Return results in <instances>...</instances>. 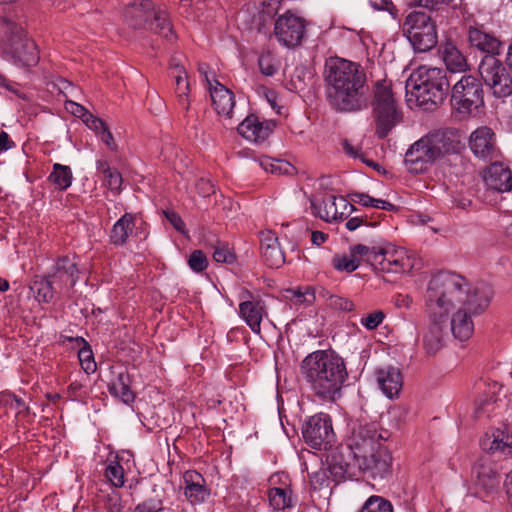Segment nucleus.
I'll use <instances>...</instances> for the list:
<instances>
[{
	"instance_id": "obj_1",
	"label": "nucleus",
	"mask_w": 512,
	"mask_h": 512,
	"mask_svg": "<svg viewBox=\"0 0 512 512\" xmlns=\"http://www.w3.org/2000/svg\"><path fill=\"white\" fill-rule=\"evenodd\" d=\"M326 97L330 106L344 113L360 112L372 107L375 135L384 139L400 123L402 116L387 79L372 81L363 66L340 57L326 59L323 71Z\"/></svg>"
},
{
	"instance_id": "obj_2",
	"label": "nucleus",
	"mask_w": 512,
	"mask_h": 512,
	"mask_svg": "<svg viewBox=\"0 0 512 512\" xmlns=\"http://www.w3.org/2000/svg\"><path fill=\"white\" fill-rule=\"evenodd\" d=\"M463 277L452 272L434 275L426 290L425 302L430 325L423 336V346L428 354H435L444 346V335L450 312L465 299L461 290Z\"/></svg>"
},
{
	"instance_id": "obj_3",
	"label": "nucleus",
	"mask_w": 512,
	"mask_h": 512,
	"mask_svg": "<svg viewBox=\"0 0 512 512\" xmlns=\"http://www.w3.org/2000/svg\"><path fill=\"white\" fill-rule=\"evenodd\" d=\"M387 438V431L379 432L376 422L359 423L353 428L348 447L353 465L364 478L378 482L392 478L393 456L383 443Z\"/></svg>"
},
{
	"instance_id": "obj_4",
	"label": "nucleus",
	"mask_w": 512,
	"mask_h": 512,
	"mask_svg": "<svg viewBox=\"0 0 512 512\" xmlns=\"http://www.w3.org/2000/svg\"><path fill=\"white\" fill-rule=\"evenodd\" d=\"M300 371L317 395L329 399H334L347 378L344 360L330 350H318L306 356Z\"/></svg>"
},
{
	"instance_id": "obj_5",
	"label": "nucleus",
	"mask_w": 512,
	"mask_h": 512,
	"mask_svg": "<svg viewBox=\"0 0 512 512\" xmlns=\"http://www.w3.org/2000/svg\"><path fill=\"white\" fill-rule=\"evenodd\" d=\"M459 130L453 128L431 131L410 146L405 154L407 169L415 174L423 173L438 159L459 153L464 147Z\"/></svg>"
},
{
	"instance_id": "obj_6",
	"label": "nucleus",
	"mask_w": 512,
	"mask_h": 512,
	"mask_svg": "<svg viewBox=\"0 0 512 512\" xmlns=\"http://www.w3.org/2000/svg\"><path fill=\"white\" fill-rule=\"evenodd\" d=\"M450 80L443 68L420 66L406 81V91L415 97L418 106L432 111L440 106L448 95Z\"/></svg>"
},
{
	"instance_id": "obj_7",
	"label": "nucleus",
	"mask_w": 512,
	"mask_h": 512,
	"mask_svg": "<svg viewBox=\"0 0 512 512\" xmlns=\"http://www.w3.org/2000/svg\"><path fill=\"white\" fill-rule=\"evenodd\" d=\"M461 290L464 291L465 299L456 304L450 312V329L453 336L460 341L469 339L474 332L473 316L481 314L489 305L493 290L490 285L481 283L471 289L467 280L463 277Z\"/></svg>"
},
{
	"instance_id": "obj_8",
	"label": "nucleus",
	"mask_w": 512,
	"mask_h": 512,
	"mask_svg": "<svg viewBox=\"0 0 512 512\" xmlns=\"http://www.w3.org/2000/svg\"><path fill=\"white\" fill-rule=\"evenodd\" d=\"M124 19L132 28L147 27L170 43L176 39L168 12L156 7L150 0H133L128 3L124 10Z\"/></svg>"
},
{
	"instance_id": "obj_9",
	"label": "nucleus",
	"mask_w": 512,
	"mask_h": 512,
	"mask_svg": "<svg viewBox=\"0 0 512 512\" xmlns=\"http://www.w3.org/2000/svg\"><path fill=\"white\" fill-rule=\"evenodd\" d=\"M402 31L416 52H427L438 42L435 21L424 12H410L402 24Z\"/></svg>"
},
{
	"instance_id": "obj_10",
	"label": "nucleus",
	"mask_w": 512,
	"mask_h": 512,
	"mask_svg": "<svg viewBox=\"0 0 512 512\" xmlns=\"http://www.w3.org/2000/svg\"><path fill=\"white\" fill-rule=\"evenodd\" d=\"M484 104L483 83L474 75H462L451 88V106L461 117Z\"/></svg>"
},
{
	"instance_id": "obj_11",
	"label": "nucleus",
	"mask_w": 512,
	"mask_h": 512,
	"mask_svg": "<svg viewBox=\"0 0 512 512\" xmlns=\"http://www.w3.org/2000/svg\"><path fill=\"white\" fill-rule=\"evenodd\" d=\"M511 67L498 56L484 55L478 65L480 80L497 98L508 97L512 94Z\"/></svg>"
},
{
	"instance_id": "obj_12",
	"label": "nucleus",
	"mask_w": 512,
	"mask_h": 512,
	"mask_svg": "<svg viewBox=\"0 0 512 512\" xmlns=\"http://www.w3.org/2000/svg\"><path fill=\"white\" fill-rule=\"evenodd\" d=\"M9 35L6 54L20 67H33L39 62V52L35 42L28 38L22 27L11 20H4Z\"/></svg>"
},
{
	"instance_id": "obj_13",
	"label": "nucleus",
	"mask_w": 512,
	"mask_h": 512,
	"mask_svg": "<svg viewBox=\"0 0 512 512\" xmlns=\"http://www.w3.org/2000/svg\"><path fill=\"white\" fill-rule=\"evenodd\" d=\"M304 34V21L290 12L280 15L275 20L274 36L281 45L287 48H294L298 46L301 43Z\"/></svg>"
},
{
	"instance_id": "obj_14",
	"label": "nucleus",
	"mask_w": 512,
	"mask_h": 512,
	"mask_svg": "<svg viewBox=\"0 0 512 512\" xmlns=\"http://www.w3.org/2000/svg\"><path fill=\"white\" fill-rule=\"evenodd\" d=\"M305 441L314 449H327L334 441V432L330 418H308L302 424Z\"/></svg>"
},
{
	"instance_id": "obj_15",
	"label": "nucleus",
	"mask_w": 512,
	"mask_h": 512,
	"mask_svg": "<svg viewBox=\"0 0 512 512\" xmlns=\"http://www.w3.org/2000/svg\"><path fill=\"white\" fill-rule=\"evenodd\" d=\"M313 211L325 221H338L348 218L356 208L344 197L326 195L320 203L311 201Z\"/></svg>"
},
{
	"instance_id": "obj_16",
	"label": "nucleus",
	"mask_w": 512,
	"mask_h": 512,
	"mask_svg": "<svg viewBox=\"0 0 512 512\" xmlns=\"http://www.w3.org/2000/svg\"><path fill=\"white\" fill-rule=\"evenodd\" d=\"M472 475L476 485L493 490L500 483V468L491 455L481 456L473 466Z\"/></svg>"
},
{
	"instance_id": "obj_17",
	"label": "nucleus",
	"mask_w": 512,
	"mask_h": 512,
	"mask_svg": "<svg viewBox=\"0 0 512 512\" xmlns=\"http://www.w3.org/2000/svg\"><path fill=\"white\" fill-rule=\"evenodd\" d=\"M481 446L486 455H494L496 453L505 456L512 454V432L507 427L493 428L486 432L481 439Z\"/></svg>"
},
{
	"instance_id": "obj_18",
	"label": "nucleus",
	"mask_w": 512,
	"mask_h": 512,
	"mask_svg": "<svg viewBox=\"0 0 512 512\" xmlns=\"http://www.w3.org/2000/svg\"><path fill=\"white\" fill-rule=\"evenodd\" d=\"M467 39L471 47L483 52L484 55H500L502 42L495 35L487 32L482 25L470 26Z\"/></svg>"
},
{
	"instance_id": "obj_19",
	"label": "nucleus",
	"mask_w": 512,
	"mask_h": 512,
	"mask_svg": "<svg viewBox=\"0 0 512 512\" xmlns=\"http://www.w3.org/2000/svg\"><path fill=\"white\" fill-rule=\"evenodd\" d=\"M274 127L275 123L273 121H260L257 116L251 114L238 125L237 130L245 139L251 142L260 143L269 137Z\"/></svg>"
},
{
	"instance_id": "obj_20",
	"label": "nucleus",
	"mask_w": 512,
	"mask_h": 512,
	"mask_svg": "<svg viewBox=\"0 0 512 512\" xmlns=\"http://www.w3.org/2000/svg\"><path fill=\"white\" fill-rule=\"evenodd\" d=\"M469 146L475 156L492 159L497 156L495 134L492 129L484 126L476 129L469 138Z\"/></svg>"
},
{
	"instance_id": "obj_21",
	"label": "nucleus",
	"mask_w": 512,
	"mask_h": 512,
	"mask_svg": "<svg viewBox=\"0 0 512 512\" xmlns=\"http://www.w3.org/2000/svg\"><path fill=\"white\" fill-rule=\"evenodd\" d=\"M184 495L191 504L203 503L210 495L203 476L194 470L186 471L183 475Z\"/></svg>"
},
{
	"instance_id": "obj_22",
	"label": "nucleus",
	"mask_w": 512,
	"mask_h": 512,
	"mask_svg": "<svg viewBox=\"0 0 512 512\" xmlns=\"http://www.w3.org/2000/svg\"><path fill=\"white\" fill-rule=\"evenodd\" d=\"M486 185L498 192H508L512 189V171L501 162L492 163L485 171Z\"/></svg>"
},
{
	"instance_id": "obj_23",
	"label": "nucleus",
	"mask_w": 512,
	"mask_h": 512,
	"mask_svg": "<svg viewBox=\"0 0 512 512\" xmlns=\"http://www.w3.org/2000/svg\"><path fill=\"white\" fill-rule=\"evenodd\" d=\"M239 313L251 330L260 334L262 319L267 314L264 301L259 298L243 301L239 304Z\"/></svg>"
},
{
	"instance_id": "obj_24",
	"label": "nucleus",
	"mask_w": 512,
	"mask_h": 512,
	"mask_svg": "<svg viewBox=\"0 0 512 512\" xmlns=\"http://www.w3.org/2000/svg\"><path fill=\"white\" fill-rule=\"evenodd\" d=\"M377 382L382 392L390 399L397 396L403 385L400 370L394 366L386 365L376 371Z\"/></svg>"
},
{
	"instance_id": "obj_25",
	"label": "nucleus",
	"mask_w": 512,
	"mask_h": 512,
	"mask_svg": "<svg viewBox=\"0 0 512 512\" xmlns=\"http://www.w3.org/2000/svg\"><path fill=\"white\" fill-rule=\"evenodd\" d=\"M214 109L219 115L231 118L235 105L234 94L217 80L209 87Z\"/></svg>"
},
{
	"instance_id": "obj_26",
	"label": "nucleus",
	"mask_w": 512,
	"mask_h": 512,
	"mask_svg": "<svg viewBox=\"0 0 512 512\" xmlns=\"http://www.w3.org/2000/svg\"><path fill=\"white\" fill-rule=\"evenodd\" d=\"M478 397L475 401L476 413H491L492 407L497 401V393L501 389L497 382L484 383L480 382L475 387Z\"/></svg>"
},
{
	"instance_id": "obj_27",
	"label": "nucleus",
	"mask_w": 512,
	"mask_h": 512,
	"mask_svg": "<svg viewBox=\"0 0 512 512\" xmlns=\"http://www.w3.org/2000/svg\"><path fill=\"white\" fill-rule=\"evenodd\" d=\"M442 59L446 65V70L451 73L466 72L468 63L462 52L451 42L445 43L440 48Z\"/></svg>"
},
{
	"instance_id": "obj_28",
	"label": "nucleus",
	"mask_w": 512,
	"mask_h": 512,
	"mask_svg": "<svg viewBox=\"0 0 512 512\" xmlns=\"http://www.w3.org/2000/svg\"><path fill=\"white\" fill-rule=\"evenodd\" d=\"M78 269L76 263L69 257L60 258L55 266V272L50 274V277L54 279V282L59 286L69 284L73 287L78 280Z\"/></svg>"
},
{
	"instance_id": "obj_29",
	"label": "nucleus",
	"mask_w": 512,
	"mask_h": 512,
	"mask_svg": "<svg viewBox=\"0 0 512 512\" xmlns=\"http://www.w3.org/2000/svg\"><path fill=\"white\" fill-rule=\"evenodd\" d=\"M135 226V216L131 213H125L113 225L110 231V241L116 246L126 244L129 236L132 234Z\"/></svg>"
},
{
	"instance_id": "obj_30",
	"label": "nucleus",
	"mask_w": 512,
	"mask_h": 512,
	"mask_svg": "<svg viewBox=\"0 0 512 512\" xmlns=\"http://www.w3.org/2000/svg\"><path fill=\"white\" fill-rule=\"evenodd\" d=\"M326 462L327 470L336 482L353 474L351 464L346 462L343 455L336 450L327 455Z\"/></svg>"
},
{
	"instance_id": "obj_31",
	"label": "nucleus",
	"mask_w": 512,
	"mask_h": 512,
	"mask_svg": "<svg viewBox=\"0 0 512 512\" xmlns=\"http://www.w3.org/2000/svg\"><path fill=\"white\" fill-rule=\"evenodd\" d=\"M108 388L112 395L119 397L126 404L134 400L135 395L130 389V377L125 372H119Z\"/></svg>"
},
{
	"instance_id": "obj_32",
	"label": "nucleus",
	"mask_w": 512,
	"mask_h": 512,
	"mask_svg": "<svg viewBox=\"0 0 512 512\" xmlns=\"http://www.w3.org/2000/svg\"><path fill=\"white\" fill-rule=\"evenodd\" d=\"M56 283L57 282H54V279H52L50 275L44 278L35 277L30 284V290L39 303H49L54 296L53 284Z\"/></svg>"
},
{
	"instance_id": "obj_33",
	"label": "nucleus",
	"mask_w": 512,
	"mask_h": 512,
	"mask_svg": "<svg viewBox=\"0 0 512 512\" xmlns=\"http://www.w3.org/2000/svg\"><path fill=\"white\" fill-rule=\"evenodd\" d=\"M268 500L274 510H285L293 507L292 490L274 488L268 490Z\"/></svg>"
},
{
	"instance_id": "obj_34",
	"label": "nucleus",
	"mask_w": 512,
	"mask_h": 512,
	"mask_svg": "<svg viewBox=\"0 0 512 512\" xmlns=\"http://www.w3.org/2000/svg\"><path fill=\"white\" fill-rule=\"evenodd\" d=\"M349 252H351L353 257H357L359 261L364 260L374 265L378 264V260L380 259L381 255H383V253L386 251L381 250V246H367L363 244H357L351 246Z\"/></svg>"
},
{
	"instance_id": "obj_35",
	"label": "nucleus",
	"mask_w": 512,
	"mask_h": 512,
	"mask_svg": "<svg viewBox=\"0 0 512 512\" xmlns=\"http://www.w3.org/2000/svg\"><path fill=\"white\" fill-rule=\"evenodd\" d=\"M171 68L174 70L176 81V94L179 98L180 104L187 110L189 104L187 101L189 83L187 81L186 71L179 64H172Z\"/></svg>"
},
{
	"instance_id": "obj_36",
	"label": "nucleus",
	"mask_w": 512,
	"mask_h": 512,
	"mask_svg": "<svg viewBox=\"0 0 512 512\" xmlns=\"http://www.w3.org/2000/svg\"><path fill=\"white\" fill-rule=\"evenodd\" d=\"M72 171L69 166L54 164L53 171L49 175L51 181L59 190H66L72 183Z\"/></svg>"
},
{
	"instance_id": "obj_37",
	"label": "nucleus",
	"mask_w": 512,
	"mask_h": 512,
	"mask_svg": "<svg viewBox=\"0 0 512 512\" xmlns=\"http://www.w3.org/2000/svg\"><path fill=\"white\" fill-rule=\"evenodd\" d=\"M349 196L352 202H355L364 207H374L387 211H391L394 209V205L392 203L382 199L373 198L365 193L353 192Z\"/></svg>"
},
{
	"instance_id": "obj_38",
	"label": "nucleus",
	"mask_w": 512,
	"mask_h": 512,
	"mask_svg": "<svg viewBox=\"0 0 512 512\" xmlns=\"http://www.w3.org/2000/svg\"><path fill=\"white\" fill-rule=\"evenodd\" d=\"M360 512H393V505L382 496L372 495L365 501Z\"/></svg>"
},
{
	"instance_id": "obj_39",
	"label": "nucleus",
	"mask_w": 512,
	"mask_h": 512,
	"mask_svg": "<svg viewBox=\"0 0 512 512\" xmlns=\"http://www.w3.org/2000/svg\"><path fill=\"white\" fill-rule=\"evenodd\" d=\"M213 259L218 263L232 264L236 256L228 243L217 240L213 246Z\"/></svg>"
},
{
	"instance_id": "obj_40",
	"label": "nucleus",
	"mask_w": 512,
	"mask_h": 512,
	"mask_svg": "<svg viewBox=\"0 0 512 512\" xmlns=\"http://www.w3.org/2000/svg\"><path fill=\"white\" fill-rule=\"evenodd\" d=\"M261 255L265 264L271 268H279L285 262V257L279 244L262 250Z\"/></svg>"
},
{
	"instance_id": "obj_41",
	"label": "nucleus",
	"mask_w": 512,
	"mask_h": 512,
	"mask_svg": "<svg viewBox=\"0 0 512 512\" xmlns=\"http://www.w3.org/2000/svg\"><path fill=\"white\" fill-rule=\"evenodd\" d=\"M391 267H387V272L392 273H400V272H408L412 269L413 263L406 255V252L402 248H398L396 251L395 259H392Z\"/></svg>"
},
{
	"instance_id": "obj_42",
	"label": "nucleus",
	"mask_w": 512,
	"mask_h": 512,
	"mask_svg": "<svg viewBox=\"0 0 512 512\" xmlns=\"http://www.w3.org/2000/svg\"><path fill=\"white\" fill-rule=\"evenodd\" d=\"M261 165L265 170L270 171L272 174L292 175L295 172V167L289 162L283 160L265 159L261 162Z\"/></svg>"
},
{
	"instance_id": "obj_43",
	"label": "nucleus",
	"mask_w": 512,
	"mask_h": 512,
	"mask_svg": "<svg viewBox=\"0 0 512 512\" xmlns=\"http://www.w3.org/2000/svg\"><path fill=\"white\" fill-rule=\"evenodd\" d=\"M4 405L7 407V414H14L15 416H20L21 414L27 412L29 413V407L25 405V402L18 398L15 395H6L2 398Z\"/></svg>"
},
{
	"instance_id": "obj_44",
	"label": "nucleus",
	"mask_w": 512,
	"mask_h": 512,
	"mask_svg": "<svg viewBox=\"0 0 512 512\" xmlns=\"http://www.w3.org/2000/svg\"><path fill=\"white\" fill-rule=\"evenodd\" d=\"M105 476L114 487L124 485V469L118 462H112L106 467Z\"/></svg>"
},
{
	"instance_id": "obj_45",
	"label": "nucleus",
	"mask_w": 512,
	"mask_h": 512,
	"mask_svg": "<svg viewBox=\"0 0 512 512\" xmlns=\"http://www.w3.org/2000/svg\"><path fill=\"white\" fill-rule=\"evenodd\" d=\"M286 298L294 304H309L314 301L315 295L312 288H306L305 291H301L299 289H288L286 291Z\"/></svg>"
},
{
	"instance_id": "obj_46",
	"label": "nucleus",
	"mask_w": 512,
	"mask_h": 512,
	"mask_svg": "<svg viewBox=\"0 0 512 512\" xmlns=\"http://www.w3.org/2000/svg\"><path fill=\"white\" fill-rule=\"evenodd\" d=\"M333 266L338 271L353 272L359 267V260L353 257L351 253L349 256H335L332 260Z\"/></svg>"
},
{
	"instance_id": "obj_47",
	"label": "nucleus",
	"mask_w": 512,
	"mask_h": 512,
	"mask_svg": "<svg viewBox=\"0 0 512 512\" xmlns=\"http://www.w3.org/2000/svg\"><path fill=\"white\" fill-rule=\"evenodd\" d=\"M122 182V175L115 168L103 175L104 186H106L115 195H118L121 192Z\"/></svg>"
},
{
	"instance_id": "obj_48",
	"label": "nucleus",
	"mask_w": 512,
	"mask_h": 512,
	"mask_svg": "<svg viewBox=\"0 0 512 512\" xmlns=\"http://www.w3.org/2000/svg\"><path fill=\"white\" fill-rule=\"evenodd\" d=\"M189 267L194 272H202L204 271L208 266V260L206 255L201 250H195L191 253L189 259H188Z\"/></svg>"
},
{
	"instance_id": "obj_49",
	"label": "nucleus",
	"mask_w": 512,
	"mask_h": 512,
	"mask_svg": "<svg viewBox=\"0 0 512 512\" xmlns=\"http://www.w3.org/2000/svg\"><path fill=\"white\" fill-rule=\"evenodd\" d=\"M258 65L261 73L265 76H273L277 71L274 58L269 52L259 56Z\"/></svg>"
},
{
	"instance_id": "obj_50",
	"label": "nucleus",
	"mask_w": 512,
	"mask_h": 512,
	"mask_svg": "<svg viewBox=\"0 0 512 512\" xmlns=\"http://www.w3.org/2000/svg\"><path fill=\"white\" fill-rule=\"evenodd\" d=\"M79 361L81 366L86 373L94 372L96 369V363L93 359V353L89 347H84L78 352Z\"/></svg>"
},
{
	"instance_id": "obj_51",
	"label": "nucleus",
	"mask_w": 512,
	"mask_h": 512,
	"mask_svg": "<svg viewBox=\"0 0 512 512\" xmlns=\"http://www.w3.org/2000/svg\"><path fill=\"white\" fill-rule=\"evenodd\" d=\"M385 315L382 311H374L366 316H363L360 323L368 330L376 329L384 320Z\"/></svg>"
},
{
	"instance_id": "obj_52",
	"label": "nucleus",
	"mask_w": 512,
	"mask_h": 512,
	"mask_svg": "<svg viewBox=\"0 0 512 512\" xmlns=\"http://www.w3.org/2000/svg\"><path fill=\"white\" fill-rule=\"evenodd\" d=\"M419 6L429 10H440L444 6L456 7L457 0H414Z\"/></svg>"
},
{
	"instance_id": "obj_53",
	"label": "nucleus",
	"mask_w": 512,
	"mask_h": 512,
	"mask_svg": "<svg viewBox=\"0 0 512 512\" xmlns=\"http://www.w3.org/2000/svg\"><path fill=\"white\" fill-rule=\"evenodd\" d=\"M268 482L270 486L269 489L282 488L284 490L291 488V481L289 476L283 472H278L271 475Z\"/></svg>"
},
{
	"instance_id": "obj_54",
	"label": "nucleus",
	"mask_w": 512,
	"mask_h": 512,
	"mask_svg": "<svg viewBox=\"0 0 512 512\" xmlns=\"http://www.w3.org/2000/svg\"><path fill=\"white\" fill-rule=\"evenodd\" d=\"M381 250H385L386 252L381 255L378 260V264L381 266L383 271H387V267H391L392 259L396 257V251L398 249L394 248L391 245L381 246Z\"/></svg>"
},
{
	"instance_id": "obj_55",
	"label": "nucleus",
	"mask_w": 512,
	"mask_h": 512,
	"mask_svg": "<svg viewBox=\"0 0 512 512\" xmlns=\"http://www.w3.org/2000/svg\"><path fill=\"white\" fill-rule=\"evenodd\" d=\"M278 244V238L272 231H262L260 233V251Z\"/></svg>"
},
{
	"instance_id": "obj_56",
	"label": "nucleus",
	"mask_w": 512,
	"mask_h": 512,
	"mask_svg": "<svg viewBox=\"0 0 512 512\" xmlns=\"http://www.w3.org/2000/svg\"><path fill=\"white\" fill-rule=\"evenodd\" d=\"M329 300H330V303H329L330 306H332L335 309L342 310V311H351L354 307L353 303L346 298H342V297H338V296H331L329 298Z\"/></svg>"
},
{
	"instance_id": "obj_57",
	"label": "nucleus",
	"mask_w": 512,
	"mask_h": 512,
	"mask_svg": "<svg viewBox=\"0 0 512 512\" xmlns=\"http://www.w3.org/2000/svg\"><path fill=\"white\" fill-rule=\"evenodd\" d=\"M164 214L167 220L177 231L181 233L185 232V224L179 214L174 211H164Z\"/></svg>"
},
{
	"instance_id": "obj_58",
	"label": "nucleus",
	"mask_w": 512,
	"mask_h": 512,
	"mask_svg": "<svg viewBox=\"0 0 512 512\" xmlns=\"http://www.w3.org/2000/svg\"><path fill=\"white\" fill-rule=\"evenodd\" d=\"M196 189H197V192L203 197L210 196L211 194H213L215 192V188H214V185L212 184V182L210 180L203 179V178H201L196 183Z\"/></svg>"
},
{
	"instance_id": "obj_59",
	"label": "nucleus",
	"mask_w": 512,
	"mask_h": 512,
	"mask_svg": "<svg viewBox=\"0 0 512 512\" xmlns=\"http://www.w3.org/2000/svg\"><path fill=\"white\" fill-rule=\"evenodd\" d=\"M106 509L108 512H123L121 498L117 493H113L108 496Z\"/></svg>"
},
{
	"instance_id": "obj_60",
	"label": "nucleus",
	"mask_w": 512,
	"mask_h": 512,
	"mask_svg": "<svg viewBox=\"0 0 512 512\" xmlns=\"http://www.w3.org/2000/svg\"><path fill=\"white\" fill-rule=\"evenodd\" d=\"M394 304L400 309H409L412 304V298L407 294H397L394 297Z\"/></svg>"
},
{
	"instance_id": "obj_61",
	"label": "nucleus",
	"mask_w": 512,
	"mask_h": 512,
	"mask_svg": "<svg viewBox=\"0 0 512 512\" xmlns=\"http://www.w3.org/2000/svg\"><path fill=\"white\" fill-rule=\"evenodd\" d=\"M66 109L70 111L74 116L79 118H82L87 111V109L84 106L73 101L66 102Z\"/></svg>"
},
{
	"instance_id": "obj_62",
	"label": "nucleus",
	"mask_w": 512,
	"mask_h": 512,
	"mask_svg": "<svg viewBox=\"0 0 512 512\" xmlns=\"http://www.w3.org/2000/svg\"><path fill=\"white\" fill-rule=\"evenodd\" d=\"M100 138L112 151H115L117 149V145L114 141L113 135L108 127L100 134Z\"/></svg>"
},
{
	"instance_id": "obj_63",
	"label": "nucleus",
	"mask_w": 512,
	"mask_h": 512,
	"mask_svg": "<svg viewBox=\"0 0 512 512\" xmlns=\"http://www.w3.org/2000/svg\"><path fill=\"white\" fill-rule=\"evenodd\" d=\"M161 507L154 505L152 502H144L138 504L132 512H160Z\"/></svg>"
},
{
	"instance_id": "obj_64",
	"label": "nucleus",
	"mask_w": 512,
	"mask_h": 512,
	"mask_svg": "<svg viewBox=\"0 0 512 512\" xmlns=\"http://www.w3.org/2000/svg\"><path fill=\"white\" fill-rule=\"evenodd\" d=\"M369 3L375 10L391 11L393 7L391 0H369Z\"/></svg>"
}]
</instances>
